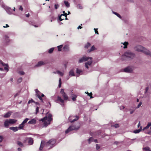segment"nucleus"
I'll return each mask as SVG.
<instances>
[{"instance_id": "nucleus-1", "label": "nucleus", "mask_w": 151, "mask_h": 151, "mask_svg": "<svg viewBox=\"0 0 151 151\" xmlns=\"http://www.w3.org/2000/svg\"><path fill=\"white\" fill-rule=\"evenodd\" d=\"M134 49L135 51L138 52H142L147 55L151 56L150 52L141 45H137L136 46L134 47Z\"/></svg>"}, {"instance_id": "nucleus-2", "label": "nucleus", "mask_w": 151, "mask_h": 151, "mask_svg": "<svg viewBox=\"0 0 151 151\" xmlns=\"http://www.w3.org/2000/svg\"><path fill=\"white\" fill-rule=\"evenodd\" d=\"M52 115L50 114H48L40 120V121L44 122V126L46 127L48 125L50 124V122L52 121Z\"/></svg>"}, {"instance_id": "nucleus-3", "label": "nucleus", "mask_w": 151, "mask_h": 151, "mask_svg": "<svg viewBox=\"0 0 151 151\" xmlns=\"http://www.w3.org/2000/svg\"><path fill=\"white\" fill-rule=\"evenodd\" d=\"M125 57L127 59L130 60L133 59L135 57V54L129 51H128L125 52L124 55L122 56V58Z\"/></svg>"}, {"instance_id": "nucleus-4", "label": "nucleus", "mask_w": 151, "mask_h": 151, "mask_svg": "<svg viewBox=\"0 0 151 151\" xmlns=\"http://www.w3.org/2000/svg\"><path fill=\"white\" fill-rule=\"evenodd\" d=\"M80 125L79 123H77L76 124H74L69 127L66 130L65 133L67 134L73 130H77L80 128Z\"/></svg>"}, {"instance_id": "nucleus-5", "label": "nucleus", "mask_w": 151, "mask_h": 151, "mask_svg": "<svg viewBox=\"0 0 151 151\" xmlns=\"http://www.w3.org/2000/svg\"><path fill=\"white\" fill-rule=\"evenodd\" d=\"M55 139H52L46 142L45 144V146L46 147L48 148V149H50L55 146Z\"/></svg>"}, {"instance_id": "nucleus-6", "label": "nucleus", "mask_w": 151, "mask_h": 151, "mask_svg": "<svg viewBox=\"0 0 151 151\" xmlns=\"http://www.w3.org/2000/svg\"><path fill=\"white\" fill-rule=\"evenodd\" d=\"M90 59L91 60L92 58L86 56H83L82 57L80 58L78 62L79 63H83L84 62Z\"/></svg>"}, {"instance_id": "nucleus-7", "label": "nucleus", "mask_w": 151, "mask_h": 151, "mask_svg": "<svg viewBox=\"0 0 151 151\" xmlns=\"http://www.w3.org/2000/svg\"><path fill=\"white\" fill-rule=\"evenodd\" d=\"M29 120V119L28 118H26L22 123L21 124L19 125L18 127L19 129H24V127L25 126V124Z\"/></svg>"}, {"instance_id": "nucleus-8", "label": "nucleus", "mask_w": 151, "mask_h": 151, "mask_svg": "<svg viewBox=\"0 0 151 151\" xmlns=\"http://www.w3.org/2000/svg\"><path fill=\"white\" fill-rule=\"evenodd\" d=\"M134 70V67L132 66H129L124 68V71L126 73H132Z\"/></svg>"}, {"instance_id": "nucleus-9", "label": "nucleus", "mask_w": 151, "mask_h": 151, "mask_svg": "<svg viewBox=\"0 0 151 151\" xmlns=\"http://www.w3.org/2000/svg\"><path fill=\"white\" fill-rule=\"evenodd\" d=\"M79 118V117L78 116H70L69 117L68 120L71 122H73L78 120Z\"/></svg>"}, {"instance_id": "nucleus-10", "label": "nucleus", "mask_w": 151, "mask_h": 151, "mask_svg": "<svg viewBox=\"0 0 151 151\" xmlns=\"http://www.w3.org/2000/svg\"><path fill=\"white\" fill-rule=\"evenodd\" d=\"M56 102L57 103H59L62 106H63L64 105V104H63L64 102V100L59 96H58Z\"/></svg>"}, {"instance_id": "nucleus-11", "label": "nucleus", "mask_w": 151, "mask_h": 151, "mask_svg": "<svg viewBox=\"0 0 151 151\" xmlns=\"http://www.w3.org/2000/svg\"><path fill=\"white\" fill-rule=\"evenodd\" d=\"M60 93L61 94H62V95L63 97L64 100H67L68 99V96L64 92V89H61L60 92Z\"/></svg>"}, {"instance_id": "nucleus-12", "label": "nucleus", "mask_w": 151, "mask_h": 151, "mask_svg": "<svg viewBox=\"0 0 151 151\" xmlns=\"http://www.w3.org/2000/svg\"><path fill=\"white\" fill-rule=\"evenodd\" d=\"M4 7L8 14H12V10L10 7L5 6H4Z\"/></svg>"}, {"instance_id": "nucleus-13", "label": "nucleus", "mask_w": 151, "mask_h": 151, "mask_svg": "<svg viewBox=\"0 0 151 151\" xmlns=\"http://www.w3.org/2000/svg\"><path fill=\"white\" fill-rule=\"evenodd\" d=\"M0 63L4 67H4V69L5 70H6L7 71L9 70L8 69V64H5L2 61L0 60Z\"/></svg>"}, {"instance_id": "nucleus-14", "label": "nucleus", "mask_w": 151, "mask_h": 151, "mask_svg": "<svg viewBox=\"0 0 151 151\" xmlns=\"http://www.w3.org/2000/svg\"><path fill=\"white\" fill-rule=\"evenodd\" d=\"M0 63L4 67H4V69L5 70H6L7 71L9 70L8 69V64H5L2 61L0 60Z\"/></svg>"}, {"instance_id": "nucleus-15", "label": "nucleus", "mask_w": 151, "mask_h": 151, "mask_svg": "<svg viewBox=\"0 0 151 151\" xmlns=\"http://www.w3.org/2000/svg\"><path fill=\"white\" fill-rule=\"evenodd\" d=\"M63 14H61L60 16L59 17V19L60 21H62L64 19V18L63 19H62V16H65V17H66V16L67 15V14L65 13L64 11H63Z\"/></svg>"}, {"instance_id": "nucleus-16", "label": "nucleus", "mask_w": 151, "mask_h": 151, "mask_svg": "<svg viewBox=\"0 0 151 151\" xmlns=\"http://www.w3.org/2000/svg\"><path fill=\"white\" fill-rule=\"evenodd\" d=\"M12 112L11 111H10L7 112L3 116L5 118H8L10 116L11 114L12 113Z\"/></svg>"}, {"instance_id": "nucleus-17", "label": "nucleus", "mask_w": 151, "mask_h": 151, "mask_svg": "<svg viewBox=\"0 0 151 151\" xmlns=\"http://www.w3.org/2000/svg\"><path fill=\"white\" fill-rule=\"evenodd\" d=\"M92 62V60H90L86 63H85V66L86 68L88 69V65L91 66V65Z\"/></svg>"}, {"instance_id": "nucleus-18", "label": "nucleus", "mask_w": 151, "mask_h": 151, "mask_svg": "<svg viewBox=\"0 0 151 151\" xmlns=\"http://www.w3.org/2000/svg\"><path fill=\"white\" fill-rule=\"evenodd\" d=\"M45 63L42 61H40L37 63V64L35 65V67H40L42 65H44Z\"/></svg>"}, {"instance_id": "nucleus-19", "label": "nucleus", "mask_w": 151, "mask_h": 151, "mask_svg": "<svg viewBox=\"0 0 151 151\" xmlns=\"http://www.w3.org/2000/svg\"><path fill=\"white\" fill-rule=\"evenodd\" d=\"M10 123L8 119H6L5 120L4 122V127L6 128H7L9 126Z\"/></svg>"}, {"instance_id": "nucleus-20", "label": "nucleus", "mask_w": 151, "mask_h": 151, "mask_svg": "<svg viewBox=\"0 0 151 151\" xmlns=\"http://www.w3.org/2000/svg\"><path fill=\"white\" fill-rule=\"evenodd\" d=\"M28 143L29 145H32L33 143V140L32 138L29 137L28 138Z\"/></svg>"}, {"instance_id": "nucleus-21", "label": "nucleus", "mask_w": 151, "mask_h": 151, "mask_svg": "<svg viewBox=\"0 0 151 151\" xmlns=\"http://www.w3.org/2000/svg\"><path fill=\"white\" fill-rule=\"evenodd\" d=\"M151 126V122H149L147 123V124L146 126L144 127L143 129V130H144L145 129H147L149 128Z\"/></svg>"}, {"instance_id": "nucleus-22", "label": "nucleus", "mask_w": 151, "mask_h": 151, "mask_svg": "<svg viewBox=\"0 0 151 151\" xmlns=\"http://www.w3.org/2000/svg\"><path fill=\"white\" fill-rule=\"evenodd\" d=\"M9 129L14 132H16L19 130V129L17 127H9Z\"/></svg>"}, {"instance_id": "nucleus-23", "label": "nucleus", "mask_w": 151, "mask_h": 151, "mask_svg": "<svg viewBox=\"0 0 151 151\" xmlns=\"http://www.w3.org/2000/svg\"><path fill=\"white\" fill-rule=\"evenodd\" d=\"M36 122V120L35 119H33L29 121L28 123L29 124H35Z\"/></svg>"}, {"instance_id": "nucleus-24", "label": "nucleus", "mask_w": 151, "mask_h": 151, "mask_svg": "<svg viewBox=\"0 0 151 151\" xmlns=\"http://www.w3.org/2000/svg\"><path fill=\"white\" fill-rule=\"evenodd\" d=\"M9 121L10 124H13L16 123L17 122V120L14 119H8Z\"/></svg>"}, {"instance_id": "nucleus-25", "label": "nucleus", "mask_w": 151, "mask_h": 151, "mask_svg": "<svg viewBox=\"0 0 151 151\" xmlns=\"http://www.w3.org/2000/svg\"><path fill=\"white\" fill-rule=\"evenodd\" d=\"M142 126L140 127V128L138 129H136L133 132L135 134L139 133L142 130Z\"/></svg>"}, {"instance_id": "nucleus-26", "label": "nucleus", "mask_w": 151, "mask_h": 151, "mask_svg": "<svg viewBox=\"0 0 151 151\" xmlns=\"http://www.w3.org/2000/svg\"><path fill=\"white\" fill-rule=\"evenodd\" d=\"M143 150L145 151H151L150 148L148 147H143L142 148Z\"/></svg>"}, {"instance_id": "nucleus-27", "label": "nucleus", "mask_w": 151, "mask_h": 151, "mask_svg": "<svg viewBox=\"0 0 151 151\" xmlns=\"http://www.w3.org/2000/svg\"><path fill=\"white\" fill-rule=\"evenodd\" d=\"M4 38L5 40V42L7 43V44L10 41V40L9 39V37L8 36L5 35L4 36Z\"/></svg>"}, {"instance_id": "nucleus-28", "label": "nucleus", "mask_w": 151, "mask_h": 151, "mask_svg": "<svg viewBox=\"0 0 151 151\" xmlns=\"http://www.w3.org/2000/svg\"><path fill=\"white\" fill-rule=\"evenodd\" d=\"M69 75L71 76H75L73 71V70H71L69 72Z\"/></svg>"}, {"instance_id": "nucleus-29", "label": "nucleus", "mask_w": 151, "mask_h": 151, "mask_svg": "<svg viewBox=\"0 0 151 151\" xmlns=\"http://www.w3.org/2000/svg\"><path fill=\"white\" fill-rule=\"evenodd\" d=\"M64 2L65 5L67 7H70V4L68 1H64Z\"/></svg>"}, {"instance_id": "nucleus-30", "label": "nucleus", "mask_w": 151, "mask_h": 151, "mask_svg": "<svg viewBox=\"0 0 151 151\" xmlns=\"http://www.w3.org/2000/svg\"><path fill=\"white\" fill-rule=\"evenodd\" d=\"M72 99L73 101H75L76 100V98L77 97L76 95L74 94L72 95Z\"/></svg>"}, {"instance_id": "nucleus-31", "label": "nucleus", "mask_w": 151, "mask_h": 151, "mask_svg": "<svg viewBox=\"0 0 151 151\" xmlns=\"http://www.w3.org/2000/svg\"><path fill=\"white\" fill-rule=\"evenodd\" d=\"M17 144L19 146L22 147L23 146V145L21 142L18 141L17 142Z\"/></svg>"}, {"instance_id": "nucleus-32", "label": "nucleus", "mask_w": 151, "mask_h": 151, "mask_svg": "<svg viewBox=\"0 0 151 151\" xmlns=\"http://www.w3.org/2000/svg\"><path fill=\"white\" fill-rule=\"evenodd\" d=\"M54 49V47H52L50 48L48 50V53L50 54L52 53Z\"/></svg>"}, {"instance_id": "nucleus-33", "label": "nucleus", "mask_w": 151, "mask_h": 151, "mask_svg": "<svg viewBox=\"0 0 151 151\" xmlns=\"http://www.w3.org/2000/svg\"><path fill=\"white\" fill-rule=\"evenodd\" d=\"M128 44V42H125L123 44V45H124V47H123L124 48H127V45Z\"/></svg>"}, {"instance_id": "nucleus-34", "label": "nucleus", "mask_w": 151, "mask_h": 151, "mask_svg": "<svg viewBox=\"0 0 151 151\" xmlns=\"http://www.w3.org/2000/svg\"><path fill=\"white\" fill-rule=\"evenodd\" d=\"M95 47L94 45H93L92 46L91 49L88 50V52H90L91 51H93L94 50H95Z\"/></svg>"}, {"instance_id": "nucleus-35", "label": "nucleus", "mask_w": 151, "mask_h": 151, "mask_svg": "<svg viewBox=\"0 0 151 151\" xmlns=\"http://www.w3.org/2000/svg\"><path fill=\"white\" fill-rule=\"evenodd\" d=\"M44 143V142L43 141H42L41 143V145L40 147L39 150H42L43 149V147H42V146Z\"/></svg>"}, {"instance_id": "nucleus-36", "label": "nucleus", "mask_w": 151, "mask_h": 151, "mask_svg": "<svg viewBox=\"0 0 151 151\" xmlns=\"http://www.w3.org/2000/svg\"><path fill=\"white\" fill-rule=\"evenodd\" d=\"M111 127H114L115 128H117L119 127V124H116L114 125H112Z\"/></svg>"}, {"instance_id": "nucleus-37", "label": "nucleus", "mask_w": 151, "mask_h": 151, "mask_svg": "<svg viewBox=\"0 0 151 151\" xmlns=\"http://www.w3.org/2000/svg\"><path fill=\"white\" fill-rule=\"evenodd\" d=\"M63 45H61L59 46H58L57 47L58 51H61V49L62 47H63Z\"/></svg>"}, {"instance_id": "nucleus-38", "label": "nucleus", "mask_w": 151, "mask_h": 151, "mask_svg": "<svg viewBox=\"0 0 151 151\" xmlns=\"http://www.w3.org/2000/svg\"><path fill=\"white\" fill-rule=\"evenodd\" d=\"M93 139L92 137H90L88 139V143L90 144V143L92 142L93 141Z\"/></svg>"}, {"instance_id": "nucleus-39", "label": "nucleus", "mask_w": 151, "mask_h": 151, "mask_svg": "<svg viewBox=\"0 0 151 151\" xmlns=\"http://www.w3.org/2000/svg\"><path fill=\"white\" fill-rule=\"evenodd\" d=\"M82 72V71L81 70L78 69V68L77 69L76 73H77L78 74H80Z\"/></svg>"}, {"instance_id": "nucleus-40", "label": "nucleus", "mask_w": 151, "mask_h": 151, "mask_svg": "<svg viewBox=\"0 0 151 151\" xmlns=\"http://www.w3.org/2000/svg\"><path fill=\"white\" fill-rule=\"evenodd\" d=\"M57 73H58V74H59V75H60L61 76H63V73L62 72L60 71L59 70L57 71Z\"/></svg>"}, {"instance_id": "nucleus-41", "label": "nucleus", "mask_w": 151, "mask_h": 151, "mask_svg": "<svg viewBox=\"0 0 151 151\" xmlns=\"http://www.w3.org/2000/svg\"><path fill=\"white\" fill-rule=\"evenodd\" d=\"M60 6V5L58 4H56L54 5V7L55 9H58Z\"/></svg>"}, {"instance_id": "nucleus-42", "label": "nucleus", "mask_w": 151, "mask_h": 151, "mask_svg": "<svg viewBox=\"0 0 151 151\" xmlns=\"http://www.w3.org/2000/svg\"><path fill=\"white\" fill-rule=\"evenodd\" d=\"M91 46V44L89 43H88L85 46V47L86 48H88Z\"/></svg>"}, {"instance_id": "nucleus-43", "label": "nucleus", "mask_w": 151, "mask_h": 151, "mask_svg": "<svg viewBox=\"0 0 151 151\" xmlns=\"http://www.w3.org/2000/svg\"><path fill=\"white\" fill-rule=\"evenodd\" d=\"M63 48L65 51H68V47L66 45H65Z\"/></svg>"}, {"instance_id": "nucleus-44", "label": "nucleus", "mask_w": 151, "mask_h": 151, "mask_svg": "<svg viewBox=\"0 0 151 151\" xmlns=\"http://www.w3.org/2000/svg\"><path fill=\"white\" fill-rule=\"evenodd\" d=\"M113 12L114 14L116 15L118 17L120 18H121V16L119 15V14L115 12Z\"/></svg>"}, {"instance_id": "nucleus-45", "label": "nucleus", "mask_w": 151, "mask_h": 151, "mask_svg": "<svg viewBox=\"0 0 151 151\" xmlns=\"http://www.w3.org/2000/svg\"><path fill=\"white\" fill-rule=\"evenodd\" d=\"M32 102L35 103V102L33 101V100L32 99H31L28 102V104H29Z\"/></svg>"}, {"instance_id": "nucleus-46", "label": "nucleus", "mask_w": 151, "mask_h": 151, "mask_svg": "<svg viewBox=\"0 0 151 151\" xmlns=\"http://www.w3.org/2000/svg\"><path fill=\"white\" fill-rule=\"evenodd\" d=\"M18 73H19L21 75H24L25 73L24 72L22 71H19Z\"/></svg>"}, {"instance_id": "nucleus-47", "label": "nucleus", "mask_w": 151, "mask_h": 151, "mask_svg": "<svg viewBox=\"0 0 151 151\" xmlns=\"http://www.w3.org/2000/svg\"><path fill=\"white\" fill-rule=\"evenodd\" d=\"M37 97L39 98V99L42 102H43V100L42 98V97L39 94H37Z\"/></svg>"}, {"instance_id": "nucleus-48", "label": "nucleus", "mask_w": 151, "mask_h": 151, "mask_svg": "<svg viewBox=\"0 0 151 151\" xmlns=\"http://www.w3.org/2000/svg\"><path fill=\"white\" fill-rule=\"evenodd\" d=\"M77 8L80 9H81L82 8V6L80 4H78L77 6Z\"/></svg>"}, {"instance_id": "nucleus-49", "label": "nucleus", "mask_w": 151, "mask_h": 151, "mask_svg": "<svg viewBox=\"0 0 151 151\" xmlns=\"http://www.w3.org/2000/svg\"><path fill=\"white\" fill-rule=\"evenodd\" d=\"M142 104V103L141 102H140L138 104L137 107L136 108V109H138L139 108V107L141 106V105Z\"/></svg>"}, {"instance_id": "nucleus-50", "label": "nucleus", "mask_w": 151, "mask_h": 151, "mask_svg": "<svg viewBox=\"0 0 151 151\" xmlns=\"http://www.w3.org/2000/svg\"><path fill=\"white\" fill-rule=\"evenodd\" d=\"M22 81V78H19L17 80V81L18 83H20Z\"/></svg>"}, {"instance_id": "nucleus-51", "label": "nucleus", "mask_w": 151, "mask_h": 151, "mask_svg": "<svg viewBox=\"0 0 151 151\" xmlns=\"http://www.w3.org/2000/svg\"><path fill=\"white\" fill-rule=\"evenodd\" d=\"M100 148V146L98 144L96 145V150H98Z\"/></svg>"}, {"instance_id": "nucleus-52", "label": "nucleus", "mask_w": 151, "mask_h": 151, "mask_svg": "<svg viewBox=\"0 0 151 151\" xmlns=\"http://www.w3.org/2000/svg\"><path fill=\"white\" fill-rule=\"evenodd\" d=\"M39 111V107L38 106L36 107V114H37V113Z\"/></svg>"}, {"instance_id": "nucleus-53", "label": "nucleus", "mask_w": 151, "mask_h": 151, "mask_svg": "<svg viewBox=\"0 0 151 151\" xmlns=\"http://www.w3.org/2000/svg\"><path fill=\"white\" fill-rule=\"evenodd\" d=\"M3 139V137L2 136H0V142H1L2 141Z\"/></svg>"}, {"instance_id": "nucleus-54", "label": "nucleus", "mask_w": 151, "mask_h": 151, "mask_svg": "<svg viewBox=\"0 0 151 151\" xmlns=\"http://www.w3.org/2000/svg\"><path fill=\"white\" fill-rule=\"evenodd\" d=\"M35 91L36 93L37 94H37H39L38 93L40 92L37 89H35Z\"/></svg>"}, {"instance_id": "nucleus-55", "label": "nucleus", "mask_w": 151, "mask_h": 151, "mask_svg": "<svg viewBox=\"0 0 151 151\" xmlns=\"http://www.w3.org/2000/svg\"><path fill=\"white\" fill-rule=\"evenodd\" d=\"M119 108L120 110H122L125 107L123 106H120Z\"/></svg>"}, {"instance_id": "nucleus-56", "label": "nucleus", "mask_w": 151, "mask_h": 151, "mask_svg": "<svg viewBox=\"0 0 151 151\" xmlns=\"http://www.w3.org/2000/svg\"><path fill=\"white\" fill-rule=\"evenodd\" d=\"M94 30L95 31V33H96L97 34H99V33H98V31L97 30V29L94 28Z\"/></svg>"}, {"instance_id": "nucleus-57", "label": "nucleus", "mask_w": 151, "mask_h": 151, "mask_svg": "<svg viewBox=\"0 0 151 151\" xmlns=\"http://www.w3.org/2000/svg\"><path fill=\"white\" fill-rule=\"evenodd\" d=\"M149 89V88L148 87H147L145 88V93H146L147 92L148 90Z\"/></svg>"}, {"instance_id": "nucleus-58", "label": "nucleus", "mask_w": 151, "mask_h": 151, "mask_svg": "<svg viewBox=\"0 0 151 151\" xmlns=\"http://www.w3.org/2000/svg\"><path fill=\"white\" fill-rule=\"evenodd\" d=\"M19 95V93H16L14 95V98H15L16 97V96H18V95Z\"/></svg>"}, {"instance_id": "nucleus-59", "label": "nucleus", "mask_w": 151, "mask_h": 151, "mask_svg": "<svg viewBox=\"0 0 151 151\" xmlns=\"http://www.w3.org/2000/svg\"><path fill=\"white\" fill-rule=\"evenodd\" d=\"M19 9L20 10H21V11H22L23 10V8H22V6H20V7H19Z\"/></svg>"}, {"instance_id": "nucleus-60", "label": "nucleus", "mask_w": 151, "mask_h": 151, "mask_svg": "<svg viewBox=\"0 0 151 151\" xmlns=\"http://www.w3.org/2000/svg\"><path fill=\"white\" fill-rule=\"evenodd\" d=\"M135 109H134L133 110H132V111H131L130 112V114H133V113Z\"/></svg>"}, {"instance_id": "nucleus-61", "label": "nucleus", "mask_w": 151, "mask_h": 151, "mask_svg": "<svg viewBox=\"0 0 151 151\" xmlns=\"http://www.w3.org/2000/svg\"><path fill=\"white\" fill-rule=\"evenodd\" d=\"M26 17H28L29 16V13H28V14H27L26 15Z\"/></svg>"}, {"instance_id": "nucleus-62", "label": "nucleus", "mask_w": 151, "mask_h": 151, "mask_svg": "<svg viewBox=\"0 0 151 151\" xmlns=\"http://www.w3.org/2000/svg\"><path fill=\"white\" fill-rule=\"evenodd\" d=\"M83 27H81V26H79L78 27L77 29H81Z\"/></svg>"}, {"instance_id": "nucleus-63", "label": "nucleus", "mask_w": 151, "mask_h": 151, "mask_svg": "<svg viewBox=\"0 0 151 151\" xmlns=\"http://www.w3.org/2000/svg\"><path fill=\"white\" fill-rule=\"evenodd\" d=\"M17 150L18 151H21L22 150L19 147L18 148Z\"/></svg>"}, {"instance_id": "nucleus-64", "label": "nucleus", "mask_w": 151, "mask_h": 151, "mask_svg": "<svg viewBox=\"0 0 151 151\" xmlns=\"http://www.w3.org/2000/svg\"><path fill=\"white\" fill-rule=\"evenodd\" d=\"M140 126V122H139V123H138V124L137 125L138 127H139Z\"/></svg>"}]
</instances>
